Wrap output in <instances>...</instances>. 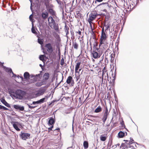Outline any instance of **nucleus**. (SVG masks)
<instances>
[{
    "label": "nucleus",
    "instance_id": "1",
    "mask_svg": "<svg viewBox=\"0 0 149 149\" xmlns=\"http://www.w3.org/2000/svg\"><path fill=\"white\" fill-rule=\"evenodd\" d=\"M45 47L47 51H44L43 53L46 54H47L48 52L49 54V57L51 59H55L56 58V54L54 53H52L54 49L53 48L52 45L50 43H48L45 44Z\"/></svg>",
    "mask_w": 149,
    "mask_h": 149
},
{
    "label": "nucleus",
    "instance_id": "2",
    "mask_svg": "<svg viewBox=\"0 0 149 149\" xmlns=\"http://www.w3.org/2000/svg\"><path fill=\"white\" fill-rule=\"evenodd\" d=\"M105 2H103L98 5L96 7L100 11L107 13V9L109 7V0H104Z\"/></svg>",
    "mask_w": 149,
    "mask_h": 149
},
{
    "label": "nucleus",
    "instance_id": "3",
    "mask_svg": "<svg viewBox=\"0 0 149 149\" xmlns=\"http://www.w3.org/2000/svg\"><path fill=\"white\" fill-rule=\"evenodd\" d=\"M25 94V92L24 91L18 89L17 90L15 93H13L12 95L17 99H21L23 98Z\"/></svg>",
    "mask_w": 149,
    "mask_h": 149
},
{
    "label": "nucleus",
    "instance_id": "4",
    "mask_svg": "<svg viewBox=\"0 0 149 149\" xmlns=\"http://www.w3.org/2000/svg\"><path fill=\"white\" fill-rule=\"evenodd\" d=\"M107 36L105 32L104 27H103L102 28L101 34L100 36V39L99 41V47H100L102 44L104 43L105 41L107 40Z\"/></svg>",
    "mask_w": 149,
    "mask_h": 149
},
{
    "label": "nucleus",
    "instance_id": "5",
    "mask_svg": "<svg viewBox=\"0 0 149 149\" xmlns=\"http://www.w3.org/2000/svg\"><path fill=\"white\" fill-rule=\"evenodd\" d=\"M48 24L49 26L52 28H53L56 30L58 29V26L56 25V23L54 20L51 16L49 17L48 18Z\"/></svg>",
    "mask_w": 149,
    "mask_h": 149
},
{
    "label": "nucleus",
    "instance_id": "6",
    "mask_svg": "<svg viewBox=\"0 0 149 149\" xmlns=\"http://www.w3.org/2000/svg\"><path fill=\"white\" fill-rule=\"evenodd\" d=\"M99 15V14L97 13L96 10H93L91 12L89 15L88 20L93 21L95 19L97 16Z\"/></svg>",
    "mask_w": 149,
    "mask_h": 149
},
{
    "label": "nucleus",
    "instance_id": "7",
    "mask_svg": "<svg viewBox=\"0 0 149 149\" xmlns=\"http://www.w3.org/2000/svg\"><path fill=\"white\" fill-rule=\"evenodd\" d=\"M132 147H133V145H131L130 144H128V141H127L126 142L122 144L120 147V148L121 149H127L129 148Z\"/></svg>",
    "mask_w": 149,
    "mask_h": 149
},
{
    "label": "nucleus",
    "instance_id": "8",
    "mask_svg": "<svg viewBox=\"0 0 149 149\" xmlns=\"http://www.w3.org/2000/svg\"><path fill=\"white\" fill-rule=\"evenodd\" d=\"M66 83L71 86H73L74 84V79H73L72 77L71 76H69L67 78Z\"/></svg>",
    "mask_w": 149,
    "mask_h": 149
},
{
    "label": "nucleus",
    "instance_id": "9",
    "mask_svg": "<svg viewBox=\"0 0 149 149\" xmlns=\"http://www.w3.org/2000/svg\"><path fill=\"white\" fill-rule=\"evenodd\" d=\"M12 124H13L14 128L17 131H19L20 130L18 126L19 125V123L18 122H13L11 123Z\"/></svg>",
    "mask_w": 149,
    "mask_h": 149
},
{
    "label": "nucleus",
    "instance_id": "10",
    "mask_svg": "<svg viewBox=\"0 0 149 149\" xmlns=\"http://www.w3.org/2000/svg\"><path fill=\"white\" fill-rule=\"evenodd\" d=\"M20 135L21 136V138L22 139L25 140L28 139V137L30 136V134L29 133L22 132L21 134Z\"/></svg>",
    "mask_w": 149,
    "mask_h": 149
},
{
    "label": "nucleus",
    "instance_id": "11",
    "mask_svg": "<svg viewBox=\"0 0 149 149\" xmlns=\"http://www.w3.org/2000/svg\"><path fill=\"white\" fill-rule=\"evenodd\" d=\"M92 53L93 54V57L95 59L100 58L101 56L100 54H98L97 52L93 50Z\"/></svg>",
    "mask_w": 149,
    "mask_h": 149
},
{
    "label": "nucleus",
    "instance_id": "12",
    "mask_svg": "<svg viewBox=\"0 0 149 149\" xmlns=\"http://www.w3.org/2000/svg\"><path fill=\"white\" fill-rule=\"evenodd\" d=\"M49 120L48 123V124L49 125H53L55 122V119L51 117L49 118Z\"/></svg>",
    "mask_w": 149,
    "mask_h": 149
},
{
    "label": "nucleus",
    "instance_id": "13",
    "mask_svg": "<svg viewBox=\"0 0 149 149\" xmlns=\"http://www.w3.org/2000/svg\"><path fill=\"white\" fill-rule=\"evenodd\" d=\"M14 108L16 109H19V110L23 111L24 110L23 106L21 107L18 105H14L13 106Z\"/></svg>",
    "mask_w": 149,
    "mask_h": 149
},
{
    "label": "nucleus",
    "instance_id": "14",
    "mask_svg": "<svg viewBox=\"0 0 149 149\" xmlns=\"http://www.w3.org/2000/svg\"><path fill=\"white\" fill-rule=\"evenodd\" d=\"M49 78V74L48 72L45 73L43 75V81H46L48 80Z\"/></svg>",
    "mask_w": 149,
    "mask_h": 149
},
{
    "label": "nucleus",
    "instance_id": "15",
    "mask_svg": "<svg viewBox=\"0 0 149 149\" xmlns=\"http://www.w3.org/2000/svg\"><path fill=\"white\" fill-rule=\"evenodd\" d=\"M75 17L76 18L78 19L81 18L83 17L80 12L79 10L76 12V15Z\"/></svg>",
    "mask_w": 149,
    "mask_h": 149
},
{
    "label": "nucleus",
    "instance_id": "16",
    "mask_svg": "<svg viewBox=\"0 0 149 149\" xmlns=\"http://www.w3.org/2000/svg\"><path fill=\"white\" fill-rule=\"evenodd\" d=\"M1 102L5 106L8 107H10V106L5 100L4 98H2L0 99Z\"/></svg>",
    "mask_w": 149,
    "mask_h": 149
},
{
    "label": "nucleus",
    "instance_id": "17",
    "mask_svg": "<svg viewBox=\"0 0 149 149\" xmlns=\"http://www.w3.org/2000/svg\"><path fill=\"white\" fill-rule=\"evenodd\" d=\"M45 98L44 97L40 99V100L38 101L33 102V104H41L42 103H43L45 102Z\"/></svg>",
    "mask_w": 149,
    "mask_h": 149
},
{
    "label": "nucleus",
    "instance_id": "18",
    "mask_svg": "<svg viewBox=\"0 0 149 149\" xmlns=\"http://www.w3.org/2000/svg\"><path fill=\"white\" fill-rule=\"evenodd\" d=\"M81 64V62H78L77 63L75 67V73H78L79 72L78 71V69H79L80 65Z\"/></svg>",
    "mask_w": 149,
    "mask_h": 149
},
{
    "label": "nucleus",
    "instance_id": "19",
    "mask_svg": "<svg viewBox=\"0 0 149 149\" xmlns=\"http://www.w3.org/2000/svg\"><path fill=\"white\" fill-rule=\"evenodd\" d=\"M48 13L45 11L42 12V17L44 19H45L48 16Z\"/></svg>",
    "mask_w": 149,
    "mask_h": 149
},
{
    "label": "nucleus",
    "instance_id": "20",
    "mask_svg": "<svg viewBox=\"0 0 149 149\" xmlns=\"http://www.w3.org/2000/svg\"><path fill=\"white\" fill-rule=\"evenodd\" d=\"M46 83V81H43L40 82H38L36 84V85L37 86H40L42 85L45 84Z\"/></svg>",
    "mask_w": 149,
    "mask_h": 149
},
{
    "label": "nucleus",
    "instance_id": "21",
    "mask_svg": "<svg viewBox=\"0 0 149 149\" xmlns=\"http://www.w3.org/2000/svg\"><path fill=\"white\" fill-rule=\"evenodd\" d=\"M4 69L5 71L6 72L9 73L10 74H12L13 75H14V74L11 68L5 67L4 68Z\"/></svg>",
    "mask_w": 149,
    "mask_h": 149
},
{
    "label": "nucleus",
    "instance_id": "22",
    "mask_svg": "<svg viewBox=\"0 0 149 149\" xmlns=\"http://www.w3.org/2000/svg\"><path fill=\"white\" fill-rule=\"evenodd\" d=\"M102 111V108L100 106H98L97 108L95 109L94 111V112L95 113H99Z\"/></svg>",
    "mask_w": 149,
    "mask_h": 149
},
{
    "label": "nucleus",
    "instance_id": "23",
    "mask_svg": "<svg viewBox=\"0 0 149 149\" xmlns=\"http://www.w3.org/2000/svg\"><path fill=\"white\" fill-rule=\"evenodd\" d=\"M24 76L25 79H27L30 77V74L29 72H25L24 74Z\"/></svg>",
    "mask_w": 149,
    "mask_h": 149
},
{
    "label": "nucleus",
    "instance_id": "24",
    "mask_svg": "<svg viewBox=\"0 0 149 149\" xmlns=\"http://www.w3.org/2000/svg\"><path fill=\"white\" fill-rule=\"evenodd\" d=\"M78 44L76 42H72V47L76 49H78Z\"/></svg>",
    "mask_w": 149,
    "mask_h": 149
},
{
    "label": "nucleus",
    "instance_id": "25",
    "mask_svg": "<svg viewBox=\"0 0 149 149\" xmlns=\"http://www.w3.org/2000/svg\"><path fill=\"white\" fill-rule=\"evenodd\" d=\"M83 146L84 149H87L88 147V141H84L83 143Z\"/></svg>",
    "mask_w": 149,
    "mask_h": 149
},
{
    "label": "nucleus",
    "instance_id": "26",
    "mask_svg": "<svg viewBox=\"0 0 149 149\" xmlns=\"http://www.w3.org/2000/svg\"><path fill=\"white\" fill-rule=\"evenodd\" d=\"M125 135V133L122 131H120L118 133V136L120 138H123Z\"/></svg>",
    "mask_w": 149,
    "mask_h": 149
},
{
    "label": "nucleus",
    "instance_id": "27",
    "mask_svg": "<svg viewBox=\"0 0 149 149\" xmlns=\"http://www.w3.org/2000/svg\"><path fill=\"white\" fill-rule=\"evenodd\" d=\"M105 27V31H106L110 27V25L109 24H106V23H105L104 24V26L103 27Z\"/></svg>",
    "mask_w": 149,
    "mask_h": 149
},
{
    "label": "nucleus",
    "instance_id": "28",
    "mask_svg": "<svg viewBox=\"0 0 149 149\" xmlns=\"http://www.w3.org/2000/svg\"><path fill=\"white\" fill-rule=\"evenodd\" d=\"M108 115H106V114H104V115H103L102 118V120L104 123L106 121L107 119V116Z\"/></svg>",
    "mask_w": 149,
    "mask_h": 149
},
{
    "label": "nucleus",
    "instance_id": "29",
    "mask_svg": "<svg viewBox=\"0 0 149 149\" xmlns=\"http://www.w3.org/2000/svg\"><path fill=\"white\" fill-rule=\"evenodd\" d=\"M107 137L105 136H103L102 135H101L100 136V139L101 141H105L107 139Z\"/></svg>",
    "mask_w": 149,
    "mask_h": 149
},
{
    "label": "nucleus",
    "instance_id": "30",
    "mask_svg": "<svg viewBox=\"0 0 149 149\" xmlns=\"http://www.w3.org/2000/svg\"><path fill=\"white\" fill-rule=\"evenodd\" d=\"M46 56L45 55H41L40 56L39 59L40 60L43 61L45 60L44 58Z\"/></svg>",
    "mask_w": 149,
    "mask_h": 149
},
{
    "label": "nucleus",
    "instance_id": "31",
    "mask_svg": "<svg viewBox=\"0 0 149 149\" xmlns=\"http://www.w3.org/2000/svg\"><path fill=\"white\" fill-rule=\"evenodd\" d=\"M49 12L52 15H55V13L54 11L52 9H49Z\"/></svg>",
    "mask_w": 149,
    "mask_h": 149
},
{
    "label": "nucleus",
    "instance_id": "32",
    "mask_svg": "<svg viewBox=\"0 0 149 149\" xmlns=\"http://www.w3.org/2000/svg\"><path fill=\"white\" fill-rule=\"evenodd\" d=\"M130 141H128V144H130L131 145H133V144H135L134 140L132 139H131Z\"/></svg>",
    "mask_w": 149,
    "mask_h": 149
},
{
    "label": "nucleus",
    "instance_id": "33",
    "mask_svg": "<svg viewBox=\"0 0 149 149\" xmlns=\"http://www.w3.org/2000/svg\"><path fill=\"white\" fill-rule=\"evenodd\" d=\"M105 110L104 111V114L108 115L109 114V113L108 112V108H107V106H106L105 107Z\"/></svg>",
    "mask_w": 149,
    "mask_h": 149
},
{
    "label": "nucleus",
    "instance_id": "34",
    "mask_svg": "<svg viewBox=\"0 0 149 149\" xmlns=\"http://www.w3.org/2000/svg\"><path fill=\"white\" fill-rule=\"evenodd\" d=\"M88 21L90 24V27L91 28V29L92 32L93 33V29L92 28V21H88Z\"/></svg>",
    "mask_w": 149,
    "mask_h": 149
},
{
    "label": "nucleus",
    "instance_id": "35",
    "mask_svg": "<svg viewBox=\"0 0 149 149\" xmlns=\"http://www.w3.org/2000/svg\"><path fill=\"white\" fill-rule=\"evenodd\" d=\"M65 63L64 59L63 58H62L61 60L60 64L61 65L63 66Z\"/></svg>",
    "mask_w": 149,
    "mask_h": 149
},
{
    "label": "nucleus",
    "instance_id": "36",
    "mask_svg": "<svg viewBox=\"0 0 149 149\" xmlns=\"http://www.w3.org/2000/svg\"><path fill=\"white\" fill-rule=\"evenodd\" d=\"M3 109L4 110H8V109L6 107L0 105V109Z\"/></svg>",
    "mask_w": 149,
    "mask_h": 149
},
{
    "label": "nucleus",
    "instance_id": "37",
    "mask_svg": "<svg viewBox=\"0 0 149 149\" xmlns=\"http://www.w3.org/2000/svg\"><path fill=\"white\" fill-rule=\"evenodd\" d=\"M31 31L32 33L35 34H37V32L36 31L34 27L33 26H32V27L31 29Z\"/></svg>",
    "mask_w": 149,
    "mask_h": 149
},
{
    "label": "nucleus",
    "instance_id": "38",
    "mask_svg": "<svg viewBox=\"0 0 149 149\" xmlns=\"http://www.w3.org/2000/svg\"><path fill=\"white\" fill-rule=\"evenodd\" d=\"M120 124L121 125L122 127H124V128L125 129H126V130H127V129L125 127V125L124 121L123 120H122V121L120 123Z\"/></svg>",
    "mask_w": 149,
    "mask_h": 149
},
{
    "label": "nucleus",
    "instance_id": "39",
    "mask_svg": "<svg viewBox=\"0 0 149 149\" xmlns=\"http://www.w3.org/2000/svg\"><path fill=\"white\" fill-rule=\"evenodd\" d=\"M102 80L103 79V77L104 74L107 71L105 67H104L103 70H102Z\"/></svg>",
    "mask_w": 149,
    "mask_h": 149
},
{
    "label": "nucleus",
    "instance_id": "40",
    "mask_svg": "<svg viewBox=\"0 0 149 149\" xmlns=\"http://www.w3.org/2000/svg\"><path fill=\"white\" fill-rule=\"evenodd\" d=\"M44 93V91L43 89L40 90L38 91V93L40 94V95L43 94Z\"/></svg>",
    "mask_w": 149,
    "mask_h": 149
},
{
    "label": "nucleus",
    "instance_id": "41",
    "mask_svg": "<svg viewBox=\"0 0 149 149\" xmlns=\"http://www.w3.org/2000/svg\"><path fill=\"white\" fill-rule=\"evenodd\" d=\"M81 29L80 30H79L78 32L77 31L76 32V33H78L79 34V38H80L81 36Z\"/></svg>",
    "mask_w": 149,
    "mask_h": 149
},
{
    "label": "nucleus",
    "instance_id": "42",
    "mask_svg": "<svg viewBox=\"0 0 149 149\" xmlns=\"http://www.w3.org/2000/svg\"><path fill=\"white\" fill-rule=\"evenodd\" d=\"M38 43L40 45H42L43 43V42L42 40L41 39H40L39 38H38Z\"/></svg>",
    "mask_w": 149,
    "mask_h": 149
},
{
    "label": "nucleus",
    "instance_id": "43",
    "mask_svg": "<svg viewBox=\"0 0 149 149\" xmlns=\"http://www.w3.org/2000/svg\"><path fill=\"white\" fill-rule=\"evenodd\" d=\"M52 125V126L51 127H49L48 128V132H49L51 130H52V129L54 127V125Z\"/></svg>",
    "mask_w": 149,
    "mask_h": 149
},
{
    "label": "nucleus",
    "instance_id": "44",
    "mask_svg": "<svg viewBox=\"0 0 149 149\" xmlns=\"http://www.w3.org/2000/svg\"><path fill=\"white\" fill-rule=\"evenodd\" d=\"M95 3H96L97 2H102L103 1H104V0H95Z\"/></svg>",
    "mask_w": 149,
    "mask_h": 149
},
{
    "label": "nucleus",
    "instance_id": "45",
    "mask_svg": "<svg viewBox=\"0 0 149 149\" xmlns=\"http://www.w3.org/2000/svg\"><path fill=\"white\" fill-rule=\"evenodd\" d=\"M55 37L57 39V40H59V39H60L59 36L57 34L56 35V36H55Z\"/></svg>",
    "mask_w": 149,
    "mask_h": 149
},
{
    "label": "nucleus",
    "instance_id": "46",
    "mask_svg": "<svg viewBox=\"0 0 149 149\" xmlns=\"http://www.w3.org/2000/svg\"><path fill=\"white\" fill-rule=\"evenodd\" d=\"M114 59V57H111V59H110V61L111 63L113 62Z\"/></svg>",
    "mask_w": 149,
    "mask_h": 149
},
{
    "label": "nucleus",
    "instance_id": "47",
    "mask_svg": "<svg viewBox=\"0 0 149 149\" xmlns=\"http://www.w3.org/2000/svg\"><path fill=\"white\" fill-rule=\"evenodd\" d=\"M30 109H33L36 107L35 106H32L29 105H28Z\"/></svg>",
    "mask_w": 149,
    "mask_h": 149
},
{
    "label": "nucleus",
    "instance_id": "48",
    "mask_svg": "<svg viewBox=\"0 0 149 149\" xmlns=\"http://www.w3.org/2000/svg\"><path fill=\"white\" fill-rule=\"evenodd\" d=\"M98 42H97L96 41L95 42V45L94 44V46H95L96 47L97 46H98Z\"/></svg>",
    "mask_w": 149,
    "mask_h": 149
},
{
    "label": "nucleus",
    "instance_id": "49",
    "mask_svg": "<svg viewBox=\"0 0 149 149\" xmlns=\"http://www.w3.org/2000/svg\"><path fill=\"white\" fill-rule=\"evenodd\" d=\"M110 54H111L110 55V56L111 57H114V54H113L112 53L111 54V53H110Z\"/></svg>",
    "mask_w": 149,
    "mask_h": 149
},
{
    "label": "nucleus",
    "instance_id": "50",
    "mask_svg": "<svg viewBox=\"0 0 149 149\" xmlns=\"http://www.w3.org/2000/svg\"><path fill=\"white\" fill-rule=\"evenodd\" d=\"M58 53L59 54V53H60V49L59 47H58Z\"/></svg>",
    "mask_w": 149,
    "mask_h": 149
},
{
    "label": "nucleus",
    "instance_id": "51",
    "mask_svg": "<svg viewBox=\"0 0 149 149\" xmlns=\"http://www.w3.org/2000/svg\"><path fill=\"white\" fill-rule=\"evenodd\" d=\"M19 76L18 75V77H19ZM19 77L22 80H23V78L22 76H19Z\"/></svg>",
    "mask_w": 149,
    "mask_h": 149
},
{
    "label": "nucleus",
    "instance_id": "52",
    "mask_svg": "<svg viewBox=\"0 0 149 149\" xmlns=\"http://www.w3.org/2000/svg\"><path fill=\"white\" fill-rule=\"evenodd\" d=\"M124 8H125L126 9V8H127V7L126 6V5H125V4H124Z\"/></svg>",
    "mask_w": 149,
    "mask_h": 149
},
{
    "label": "nucleus",
    "instance_id": "53",
    "mask_svg": "<svg viewBox=\"0 0 149 149\" xmlns=\"http://www.w3.org/2000/svg\"><path fill=\"white\" fill-rule=\"evenodd\" d=\"M90 45L91 46V49H92V46H91V45H92V44H91V41H90Z\"/></svg>",
    "mask_w": 149,
    "mask_h": 149
},
{
    "label": "nucleus",
    "instance_id": "54",
    "mask_svg": "<svg viewBox=\"0 0 149 149\" xmlns=\"http://www.w3.org/2000/svg\"><path fill=\"white\" fill-rule=\"evenodd\" d=\"M66 31H67L66 34H68L69 33V32H68V31L67 29H66Z\"/></svg>",
    "mask_w": 149,
    "mask_h": 149
},
{
    "label": "nucleus",
    "instance_id": "55",
    "mask_svg": "<svg viewBox=\"0 0 149 149\" xmlns=\"http://www.w3.org/2000/svg\"><path fill=\"white\" fill-rule=\"evenodd\" d=\"M78 70H79V71H78V72H79L81 70V69L79 68V69Z\"/></svg>",
    "mask_w": 149,
    "mask_h": 149
},
{
    "label": "nucleus",
    "instance_id": "56",
    "mask_svg": "<svg viewBox=\"0 0 149 149\" xmlns=\"http://www.w3.org/2000/svg\"><path fill=\"white\" fill-rule=\"evenodd\" d=\"M32 16V15H30V17H29V18H30V19H31V18H32V16Z\"/></svg>",
    "mask_w": 149,
    "mask_h": 149
},
{
    "label": "nucleus",
    "instance_id": "57",
    "mask_svg": "<svg viewBox=\"0 0 149 149\" xmlns=\"http://www.w3.org/2000/svg\"><path fill=\"white\" fill-rule=\"evenodd\" d=\"M56 130H60V129L59 128H58Z\"/></svg>",
    "mask_w": 149,
    "mask_h": 149
},
{
    "label": "nucleus",
    "instance_id": "58",
    "mask_svg": "<svg viewBox=\"0 0 149 149\" xmlns=\"http://www.w3.org/2000/svg\"><path fill=\"white\" fill-rule=\"evenodd\" d=\"M108 52H109V50H107L106 51V53H108Z\"/></svg>",
    "mask_w": 149,
    "mask_h": 149
},
{
    "label": "nucleus",
    "instance_id": "59",
    "mask_svg": "<svg viewBox=\"0 0 149 149\" xmlns=\"http://www.w3.org/2000/svg\"><path fill=\"white\" fill-rule=\"evenodd\" d=\"M96 50L98 51V48H96Z\"/></svg>",
    "mask_w": 149,
    "mask_h": 149
},
{
    "label": "nucleus",
    "instance_id": "60",
    "mask_svg": "<svg viewBox=\"0 0 149 149\" xmlns=\"http://www.w3.org/2000/svg\"><path fill=\"white\" fill-rule=\"evenodd\" d=\"M47 149H55V148H48Z\"/></svg>",
    "mask_w": 149,
    "mask_h": 149
},
{
    "label": "nucleus",
    "instance_id": "61",
    "mask_svg": "<svg viewBox=\"0 0 149 149\" xmlns=\"http://www.w3.org/2000/svg\"><path fill=\"white\" fill-rule=\"evenodd\" d=\"M40 66L41 67H42V65L41 64H40Z\"/></svg>",
    "mask_w": 149,
    "mask_h": 149
},
{
    "label": "nucleus",
    "instance_id": "62",
    "mask_svg": "<svg viewBox=\"0 0 149 149\" xmlns=\"http://www.w3.org/2000/svg\"><path fill=\"white\" fill-rule=\"evenodd\" d=\"M79 100H81V98H80H80H79Z\"/></svg>",
    "mask_w": 149,
    "mask_h": 149
},
{
    "label": "nucleus",
    "instance_id": "63",
    "mask_svg": "<svg viewBox=\"0 0 149 149\" xmlns=\"http://www.w3.org/2000/svg\"><path fill=\"white\" fill-rule=\"evenodd\" d=\"M93 117H95V116H92Z\"/></svg>",
    "mask_w": 149,
    "mask_h": 149
},
{
    "label": "nucleus",
    "instance_id": "64",
    "mask_svg": "<svg viewBox=\"0 0 149 149\" xmlns=\"http://www.w3.org/2000/svg\"><path fill=\"white\" fill-rule=\"evenodd\" d=\"M39 6H40V4H39Z\"/></svg>",
    "mask_w": 149,
    "mask_h": 149
}]
</instances>
